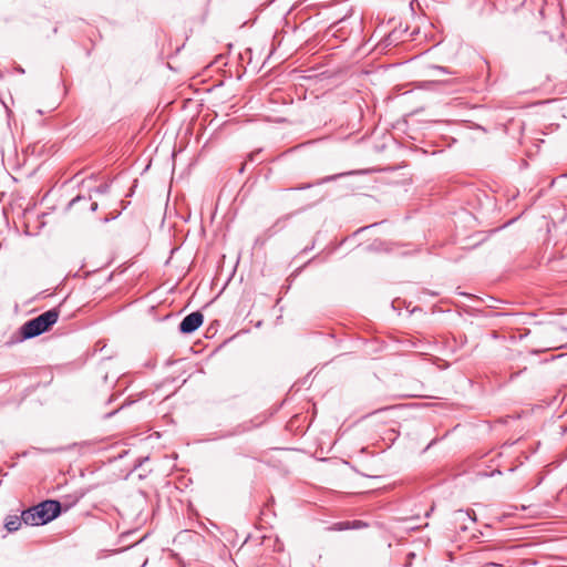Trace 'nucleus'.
Returning <instances> with one entry per match:
<instances>
[{"label":"nucleus","mask_w":567,"mask_h":567,"mask_svg":"<svg viewBox=\"0 0 567 567\" xmlns=\"http://www.w3.org/2000/svg\"><path fill=\"white\" fill-rule=\"evenodd\" d=\"M61 512V504L54 499H47L40 504L32 506L22 512V519L25 525L39 526L44 525L55 517Z\"/></svg>","instance_id":"obj_1"},{"label":"nucleus","mask_w":567,"mask_h":567,"mask_svg":"<svg viewBox=\"0 0 567 567\" xmlns=\"http://www.w3.org/2000/svg\"><path fill=\"white\" fill-rule=\"evenodd\" d=\"M59 319V311L50 309L40 316L27 321L22 328L21 333L24 339L34 338L48 331Z\"/></svg>","instance_id":"obj_2"},{"label":"nucleus","mask_w":567,"mask_h":567,"mask_svg":"<svg viewBox=\"0 0 567 567\" xmlns=\"http://www.w3.org/2000/svg\"><path fill=\"white\" fill-rule=\"evenodd\" d=\"M204 321V316L199 311L187 315L179 324V331L188 334L197 330Z\"/></svg>","instance_id":"obj_3"},{"label":"nucleus","mask_w":567,"mask_h":567,"mask_svg":"<svg viewBox=\"0 0 567 567\" xmlns=\"http://www.w3.org/2000/svg\"><path fill=\"white\" fill-rule=\"evenodd\" d=\"M22 523H24L22 519V515L21 516L13 515V516L7 517L4 526L8 532L12 533V532L18 530L21 527Z\"/></svg>","instance_id":"obj_4"},{"label":"nucleus","mask_w":567,"mask_h":567,"mask_svg":"<svg viewBox=\"0 0 567 567\" xmlns=\"http://www.w3.org/2000/svg\"><path fill=\"white\" fill-rule=\"evenodd\" d=\"M330 530L341 532L350 529V522H339L334 523L329 527Z\"/></svg>","instance_id":"obj_5"},{"label":"nucleus","mask_w":567,"mask_h":567,"mask_svg":"<svg viewBox=\"0 0 567 567\" xmlns=\"http://www.w3.org/2000/svg\"><path fill=\"white\" fill-rule=\"evenodd\" d=\"M368 527V524L363 520H352L350 522V529H360Z\"/></svg>","instance_id":"obj_6"},{"label":"nucleus","mask_w":567,"mask_h":567,"mask_svg":"<svg viewBox=\"0 0 567 567\" xmlns=\"http://www.w3.org/2000/svg\"><path fill=\"white\" fill-rule=\"evenodd\" d=\"M80 199H81V197H80V196H78V197L73 198V199L70 202V204H69V205H70V206H72L75 202H78V200H80Z\"/></svg>","instance_id":"obj_7"},{"label":"nucleus","mask_w":567,"mask_h":567,"mask_svg":"<svg viewBox=\"0 0 567 567\" xmlns=\"http://www.w3.org/2000/svg\"><path fill=\"white\" fill-rule=\"evenodd\" d=\"M92 210H95L97 208V204L96 203H93L92 206H91Z\"/></svg>","instance_id":"obj_8"},{"label":"nucleus","mask_w":567,"mask_h":567,"mask_svg":"<svg viewBox=\"0 0 567 567\" xmlns=\"http://www.w3.org/2000/svg\"><path fill=\"white\" fill-rule=\"evenodd\" d=\"M249 159L252 161L254 159V154H249Z\"/></svg>","instance_id":"obj_9"}]
</instances>
